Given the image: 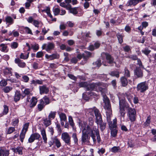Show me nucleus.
<instances>
[{
	"mask_svg": "<svg viewBox=\"0 0 156 156\" xmlns=\"http://www.w3.org/2000/svg\"><path fill=\"white\" fill-rule=\"evenodd\" d=\"M51 120L48 118H44L43 119V123L46 127H47L51 124Z\"/></svg>",
	"mask_w": 156,
	"mask_h": 156,
	"instance_id": "c756f323",
	"label": "nucleus"
},
{
	"mask_svg": "<svg viewBox=\"0 0 156 156\" xmlns=\"http://www.w3.org/2000/svg\"><path fill=\"white\" fill-rule=\"evenodd\" d=\"M26 133V132L21 131V132L20 134V141L22 142H23V141L24 139V138L25 137Z\"/></svg>",
	"mask_w": 156,
	"mask_h": 156,
	"instance_id": "5fc2aeb1",
	"label": "nucleus"
},
{
	"mask_svg": "<svg viewBox=\"0 0 156 156\" xmlns=\"http://www.w3.org/2000/svg\"><path fill=\"white\" fill-rule=\"evenodd\" d=\"M111 136L113 137H115L116 136L118 133L117 128L110 129Z\"/></svg>",
	"mask_w": 156,
	"mask_h": 156,
	"instance_id": "4c0bfd02",
	"label": "nucleus"
},
{
	"mask_svg": "<svg viewBox=\"0 0 156 156\" xmlns=\"http://www.w3.org/2000/svg\"><path fill=\"white\" fill-rule=\"evenodd\" d=\"M29 126V123H26L24 125L22 131L26 133Z\"/></svg>",
	"mask_w": 156,
	"mask_h": 156,
	"instance_id": "3c124183",
	"label": "nucleus"
},
{
	"mask_svg": "<svg viewBox=\"0 0 156 156\" xmlns=\"http://www.w3.org/2000/svg\"><path fill=\"white\" fill-rule=\"evenodd\" d=\"M110 75L112 76H115L116 78H119V73L117 70L114 71L109 73Z\"/></svg>",
	"mask_w": 156,
	"mask_h": 156,
	"instance_id": "7c9ffc66",
	"label": "nucleus"
},
{
	"mask_svg": "<svg viewBox=\"0 0 156 156\" xmlns=\"http://www.w3.org/2000/svg\"><path fill=\"white\" fill-rule=\"evenodd\" d=\"M100 125V128L101 131H103L105 128L106 123L105 122H103L99 124Z\"/></svg>",
	"mask_w": 156,
	"mask_h": 156,
	"instance_id": "603ef678",
	"label": "nucleus"
},
{
	"mask_svg": "<svg viewBox=\"0 0 156 156\" xmlns=\"http://www.w3.org/2000/svg\"><path fill=\"white\" fill-rule=\"evenodd\" d=\"M9 154V150L5 148L0 149V156H8Z\"/></svg>",
	"mask_w": 156,
	"mask_h": 156,
	"instance_id": "4be33fe9",
	"label": "nucleus"
},
{
	"mask_svg": "<svg viewBox=\"0 0 156 156\" xmlns=\"http://www.w3.org/2000/svg\"><path fill=\"white\" fill-rule=\"evenodd\" d=\"M136 88L137 91L144 93L148 89V85L146 81L142 82L137 84Z\"/></svg>",
	"mask_w": 156,
	"mask_h": 156,
	"instance_id": "0eeeda50",
	"label": "nucleus"
},
{
	"mask_svg": "<svg viewBox=\"0 0 156 156\" xmlns=\"http://www.w3.org/2000/svg\"><path fill=\"white\" fill-rule=\"evenodd\" d=\"M120 80L123 87H125L127 85L128 83L127 80L125 77L122 76L120 78Z\"/></svg>",
	"mask_w": 156,
	"mask_h": 156,
	"instance_id": "2f4dec72",
	"label": "nucleus"
},
{
	"mask_svg": "<svg viewBox=\"0 0 156 156\" xmlns=\"http://www.w3.org/2000/svg\"><path fill=\"white\" fill-rule=\"evenodd\" d=\"M151 118L150 116H148L144 123V125L145 126H149L151 123Z\"/></svg>",
	"mask_w": 156,
	"mask_h": 156,
	"instance_id": "49530a36",
	"label": "nucleus"
},
{
	"mask_svg": "<svg viewBox=\"0 0 156 156\" xmlns=\"http://www.w3.org/2000/svg\"><path fill=\"white\" fill-rule=\"evenodd\" d=\"M12 69L11 68H6L4 71V74L5 75L9 74V76L12 74Z\"/></svg>",
	"mask_w": 156,
	"mask_h": 156,
	"instance_id": "c03bdc74",
	"label": "nucleus"
},
{
	"mask_svg": "<svg viewBox=\"0 0 156 156\" xmlns=\"http://www.w3.org/2000/svg\"><path fill=\"white\" fill-rule=\"evenodd\" d=\"M61 139L67 145L71 144V137L67 132H64L61 134Z\"/></svg>",
	"mask_w": 156,
	"mask_h": 156,
	"instance_id": "9d476101",
	"label": "nucleus"
},
{
	"mask_svg": "<svg viewBox=\"0 0 156 156\" xmlns=\"http://www.w3.org/2000/svg\"><path fill=\"white\" fill-rule=\"evenodd\" d=\"M3 107L4 109L2 112V114L3 115H5L8 113L9 111V108L6 105H4Z\"/></svg>",
	"mask_w": 156,
	"mask_h": 156,
	"instance_id": "09e8293b",
	"label": "nucleus"
},
{
	"mask_svg": "<svg viewBox=\"0 0 156 156\" xmlns=\"http://www.w3.org/2000/svg\"><path fill=\"white\" fill-rule=\"evenodd\" d=\"M53 11L54 15L55 16L58 15L60 12V10L58 8H53Z\"/></svg>",
	"mask_w": 156,
	"mask_h": 156,
	"instance_id": "a18cd8bd",
	"label": "nucleus"
},
{
	"mask_svg": "<svg viewBox=\"0 0 156 156\" xmlns=\"http://www.w3.org/2000/svg\"><path fill=\"white\" fill-rule=\"evenodd\" d=\"M51 140L53 141V142L55 144L57 148H59L61 146V143L59 139L56 137H53L51 138Z\"/></svg>",
	"mask_w": 156,
	"mask_h": 156,
	"instance_id": "a211bd4d",
	"label": "nucleus"
},
{
	"mask_svg": "<svg viewBox=\"0 0 156 156\" xmlns=\"http://www.w3.org/2000/svg\"><path fill=\"white\" fill-rule=\"evenodd\" d=\"M69 119V124L71 126H73V124H74V123L73 122V119L72 117L71 116H69L68 118Z\"/></svg>",
	"mask_w": 156,
	"mask_h": 156,
	"instance_id": "e2e57ef3",
	"label": "nucleus"
},
{
	"mask_svg": "<svg viewBox=\"0 0 156 156\" xmlns=\"http://www.w3.org/2000/svg\"><path fill=\"white\" fill-rule=\"evenodd\" d=\"M15 63L17 64L18 66L20 67L23 68L26 66V63L23 62H22L19 58H16L15 60Z\"/></svg>",
	"mask_w": 156,
	"mask_h": 156,
	"instance_id": "412c9836",
	"label": "nucleus"
},
{
	"mask_svg": "<svg viewBox=\"0 0 156 156\" xmlns=\"http://www.w3.org/2000/svg\"><path fill=\"white\" fill-rule=\"evenodd\" d=\"M118 97H119V103H120V102H121V103H123V105H124L123 108L124 109L125 108H127L128 109L129 108H130L129 107V104H127V103L125 102V99H121V98H120L119 96H118Z\"/></svg>",
	"mask_w": 156,
	"mask_h": 156,
	"instance_id": "473e14b6",
	"label": "nucleus"
},
{
	"mask_svg": "<svg viewBox=\"0 0 156 156\" xmlns=\"http://www.w3.org/2000/svg\"><path fill=\"white\" fill-rule=\"evenodd\" d=\"M123 107L124 105L123 103H121L120 102L119 104V113L120 114V116L124 118L126 113V112L124 109L123 108Z\"/></svg>",
	"mask_w": 156,
	"mask_h": 156,
	"instance_id": "dca6fc26",
	"label": "nucleus"
},
{
	"mask_svg": "<svg viewBox=\"0 0 156 156\" xmlns=\"http://www.w3.org/2000/svg\"><path fill=\"white\" fill-rule=\"evenodd\" d=\"M30 108L34 107L36 105L37 102V98L35 97H32L31 100H30Z\"/></svg>",
	"mask_w": 156,
	"mask_h": 156,
	"instance_id": "b1692460",
	"label": "nucleus"
},
{
	"mask_svg": "<svg viewBox=\"0 0 156 156\" xmlns=\"http://www.w3.org/2000/svg\"><path fill=\"white\" fill-rule=\"evenodd\" d=\"M105 59L109 64L115 63L113 58L111 55L107 53L103 52L101 54V60H102V63L104 66H107L104 62V61Z\"/></svg>",
	"mask_w": 156,
	"mask_h": 156,
	"instance_id": "423d86ee",
	"label": "nucleus"
},
{
	"mask_svg": "<svg viewBox=\"0 0 156 156\" xmlns=\"http://www.w3.org/2000/svg\"><path fill=\"white\" fill-rule=\"evenodd\" d=\"M21 95L20 91L16 90L15 92V94L14 96V101L16 102L19 101Z\"/></svg>",
	"mask_w": 156,
	"mask_h": 156,
	"instance_id": "bb28decb",
	"label": "nucleus"
},
{
	"mask_svg": "<svg viewBox=\"0 0 156 156\" xmlns=\"http://www.w3.org/2000/svg\"><path fill=\"white\" fill-rule=\"evenodd\" d=\"M54 48V45L52 43L44 44L42 47L43 49H45L48 52L50 51Z\"/></svg>",
	"mask_w": 156,
	"mask_h": 156,
	"instance_id": "9b49d317",
	"label": "nucleus"
},
{
	"mask_svg": "<svg viewBox=\"0 0 156 156\" xmlns=\"http://www.w3.org/2000/svg\"><path fill=\"white\" fill-rule=\"evenodd\" d=\"M0 50L2 51L5 52H6L8 51L6 45L2 44L0 45Z\"/></svg>",
	"mask_w": 156,
	"mask_h": 156,
	"instance_id": "58836bf2",
	"label": "nucleus"
},
{
	"mask_svg": "<svg viewBox=\"0 0 156 156\" xmlns=\"http://www.w3.org/2000/svg\"><path fill=\"white\" fill-rule=\"evenodd\" d=\"M30 90L29 88H26L24 90L23 93L26 95H30Z\"/></svg>",
	"mask_w": 156,
	"mask_h": 156,
	"instance_id": "bf43d9fd",
	"label": "nucleus"
},
{
	"mask_svg": "<svg viewBox=\"0 0 156 156\" xmlns=\"http://www.w3.org/2000/svg\"><path fill=\"white\" fill-rule=\"evenodd\" d=\"M93 124V121L92 119H90L88 124H87L85 122L79 123L80 129H82L81 137L82 144H87L89 143L90 137H89L88 135L90 136V133L91 132V128L92 127Z\"/></svg>",
	"mask_w": 156,
	"mask_h": 156,
	"instance_id": "f257e3e1",
	"label": "nucleus"
},
{
	"mask_svg": "<svg viewBox=\"0 0 156 156\" xmlns=\"http://www.w3.org/2000/svg\"><path fill=\"white\" fill-rule=\"evenodd\" d=\"M27 21L30 23H32L34 26L37 27H41L43 25V23L41 21H38L36 20H34L32 16H30L27 19Z\"/></svg>",
	"mask_w": 156,
	"mask_h": 156,
	"instance_id": "1a4fd4ad",
	"label": "nucleus"
},
{
	"mask_svg": "<svg viewBox=\"0 0 156 156\" xmlns=\"http://www.w3.org/2000/svg\"><path fill=\"white\" fill-rule=\"evenodd\" d=\"M15 130V128L14 127H9L7 131V133L8 134H10L12 133Z\"/></svg>",
	"mask_w": 156,
	"mask_h": 156,
	"instance_id": "8fccbe9b",
	"label": "nucleus"
},
{
	"mask_svg": "<svg viewBox=\"0 0 156 156\" xmlns=\"http://www.w3.org/2000/svg\"><path fill=\"white\" fill-rule=\"evenodd\" d=\"M44 55V54L42 51H39L37 53L36 57L39 58L42 57Z\"/></svg>",
	"mask_w": 156,
	"mask_h": 156,
	"instance_id": "338daca9",
	"label": "nucleus"
},
{
	"mask_svg": "<svg viewBox=\"0 0 156 156\" xmlns=\"http://www.w3.org/2000/svg\"><path fill=\"white\" fill-rule=\"evenodd\" d=\"M41 133L42 136V139L44 140V143L46 144L47 143V138L45 129H41Z\"/></svg>",
	"mask_w": 156,
	"mask_h": 156,
	"instance_id": "5701e85b",
	"label": "nucleus"
},
{
	"mask_svg": "<svg viewBox=\"0 0 156 156\" xmlns=\"http://www.w3.org/2000/svg\"><path fill=\"white\" fill-rule=\"evenodd\" d=\"M22 81L25 83L28 82L29 78V77L26 75H23L22 76Z\"/></svg>",
	"mask_w": 156,
	"mask_h": 156,
	"instance_id": "864d4df0",
	"label": "nucleus"
},
{
	"mask_svg": "<svg viewBox=\"0 0 156 156\" xmlns=\"http://www.w3.org/2000/svg\"><path fill=\"white\" fill-rule=\"evenodd\" d=\"M72 137L73 139L75 144H78V139L77 138L76 133H73L72 135Z\"/></svg>",
	"mask_w": 156,
	"mask_h": 156,
	"instance_id": "37998d69",
	"label": "nucleus"
},
{
	"mask_svg": "<svg viewBox=\"0 0 156 156\" xmlns=\"http://www.w3.org/2000/svg\"><path fill=\"white\" fill-rule=\"evenodd\" d=\"M124 75L127 77H129L130 76V72L126 68H125L124 69Z\"/></svg>",
	"mask_w": 156,
	"mask_h": 156,
	"instance_id": "13d9d810",
	"label": "nucleus"
},
{
	"mask_svg": "<svg viewBox=\"0 0 156 156\" xmlns=\"http://www.w3.org/2000/svg\"><path fill=\"white\" fill-rule=\"evenodd\" d=\"M5 20L7 23H9V25H11L13 23V20L10 16H7L5 18Z\"/></svg>",
	"mask_w": 156,
	"mask_h": 156,
	"instance_id": "c9c22d12",
	"label": "nucleus"
},
{
	"mask_svg": "<svg viewBox=\"0 0 156 156\" xmlns=\"http://www.w3.org/2000/svg\"><path fill=\"white\" fill-rule=\"evenodd\" d=\"M29 52H28L27 54L22 53L20 55V58L23 59H27L29 57Z\"/></svg>",
	"mask_w": 156,
	"mask_h": 156,
	"instance_id": "ea45409f",
	"label": "nucleus"
},
{
	"mask_svg": "<svg viewBox=\"0 0 156 156\" xmlns=\"http://www.w3.org/2000/svg\"><path fill=\"white\" fill-rule=\"evenodd\" d=\"M138 3V1L137 0H129L127 3V5L128 6H134Z\"/></svg>",
	"mask_w": 156,
	"mask_h": 156,
	"instance_id": "c85d7f7f",
	"label": "nucleus"
},
{
	"mask_svg": "<svg viewBox=\"0 0 156 156\" xmlns=\"http://www.w3.org/2000/svg\"><path fill=\"white\" fill-rule=\"evenodd\" d=\"M25 30L26 33L28 34H32V31L28 27H26L25 28Z\"/></svg>",
	"mask_w": 156,
	"mask_h": 156,
	"instance_id": "774afa93",
	"label": "nucleus"
},
{
	"mask_svg": "<svg viewBox=\"0 0 156 156\" xmlns=\"http://www.w3.org/2000/svg\"><path fill=\"white\" fill-rule=\"evenodd\" d=\"M87 94L90 95V96H93L94 98H95L94 96H96L97 98L98 97V94L93 92L91 91L86 93H83L82 95L83 98L86 101H88L90 98L89 96H87Z\"/></svg>",
	"mask_w": 156,
	"mask_h": 156,
	"instance_id": "ddd939ff",
	"label": "nucleus"
},
{
	"mask_svg": "<svg viewBox=\"0 0 156 156\" xmlns=\"http://www.w3.org/2000/svg\"><path fill=\"white\" fill-rule=\"evenodd\" d=\"M43 12H46L47 15L50 17L51 18H52V16L51 15L50 12V9L48 7H46V8L44 10H42Z\"/></svg>",
	"mask_w": 156,
	"mask_h": 156,
	"instance_id": "f704fd0d",
	"label": "nucleus"
},
{
	"mask_svg": "<svg viewBox=\"0 0 156 156\" xmlns=\"http://www.w3.org/2000/svg\"><path fill=\"white\" fill-rule=\"evenodd\" d=\"M111 151L113 152L116 153L118 152H120L121 149L119 147L114 146L111 148Z\"/></svg>",
	"mask_w": 156,
	"mask_h": 156,
	"instance_id": "79ce46f5",
	"label": "nucleus"
},
{
	"mask_svg": "<svg viewBox=\"0 0 156 156\" xmlns=\"http://www.w3.org/2000/svg\"><path fill=\"white\" fill-rule=\"evenodd\" d=\"M91 132L90 133V136L92 137L93 141L94 142L96 141V136L97 141L98 143H99L101 141V138L98 127L93 126V124L92 127L91 128Z\"/></svg>",
	"mask_w": 156,
	"mask_h": 156,
	"instance_id": "39448f33",
	"label": "nucleus"
},
{
	"mask_svg": "<svg viewBox=\"0 0 156 156\" xmlns=\"http://www.w3.org/2000/svg\"><path fill=\"white\" fill-rule=\"evenodd\" d=\"M40 93L41 94H47L49 91L48 88L45 85L39 87Z\"/></svg>",
	"mask_w": 156,
	"mask_h": 156,
	"instance_id": "f3484780",
	"label": "nucleus"
},
{
	"mask_svg": "<svg viewBox=\"0 0 156 156\" xmlns=\"http://www.w3.org/2000/svg\"><path fill=\"white\" fill-rule=\"evenodd\" d=\"M41 100H43L44 101V105H47L49 103V100L48 97L46 96L44 97Z\"/></svg>",
	"mask_w": 156,
	"mask_h": 156,
	"instance_id": "6e6d98bb",
	"label": "nucleus"
},
{
	"mask_svg": "<svg viewBox=\"0 0 156 156\" xmlns=\"http://www.w3.org/2000/svg\"><path fill=\"white\" fill-rule=\"evenodd\" d=\"M134 73L138 77H141L143 76L142 72L140 68H136L134 71Z\"/></svg>",
	"mask_w": 156,
	"mask_h": 156,
	"instance_id": "393cba45",
	"label": "nucleus"
},
{
	"mask_svg": "<svg viewBox=\"0 0 156 156\" xmlns=\"http://www.w3.org/2000/svg\"><path fill=\"white\" fill-rule=\"evenodd\" d=\"M59 116L61 121V124L62 126L64 125V122H67L66 116V114L64 113H61L59 114Z\"/></svg>",
	"mask_w": 156,
	"mask_h": 156,
	"instance_id": "6ab92c4d",
	"label": "nucleus"
},
{
	"mask_svg": "<svg viewBox=\"0 0 156 156\" xmlns=\"http://www.w3.org/2000/svg\"><path fill=\"white\" fill-rule=\"evenodd\" d=\"M101 59H98L96 62L94 63V64L96 65L97 67H99L101 64Z\"/></svg>",
	"mask_w": 156,
	"mask_h": 156,
	"instance_id": "680f3d73",
	"label": "nucleus"
},
{
	"mask_svg": "<svg viewBox=\"0 0 156 156\" xmlns=\"http://www.w3.org/2000/svg\"><path fill=\"white\" fill-rule=\"evenodd\" d=\"M107 121L108 122L109 127L110 129H113L117 128V119L115 118L112 121H110L111 119L108 120L107 119Z\"/></svg>",
	"mask_w": 156,
	"mask_h": 156,
	"instance_id": "4468645a",
	"label": "nucleus"
},
{
	"mask_svg": "<svg viewBox=\"0 0 156 156\" xmlns=\"http://www.w3.org/2000/svg\"><path fill=\"white\" fill-rule=\"evenodd\" d=\"M86 54V55H83V59L84 61V63H86L89 57L91 56L92 53L89 51H87L85 52Z\"/></svg>",
	"mask_w": 156,
	"mask_h": 156,
	"instance_id": "cd10ccee",
	"label": "nucleus"
},
{
	"mask_svg": "<svg viewBox=\"0 0 156 156\" xmlns=\"http://www.w3.org/2000/svg\"><path fill=\"white\" fill-rule=\"evenodd\" d=\"M23 149V147H18L16 148H12V150L14 153L19 155H22Z\"/></svg>",
	"mask_w": 156,
	"mask_h": 156,
	"instance_id": "aec40b11",
	"label": "nucleus"
},
{
	"mask_svg": "<svg viewBox=\"0 0 156 156\" xmlns=\"http://www.w3.org/2000/svg\"><path fill=\"white\" fill-rule=\"evenodd\" d=\"M87 112L89 114V115H90L91 116L89 119V120L92 119L93 120V118L94 117V115H95L96 117L95 122L98 125L97 127H98L99 124L103 122L101 115L99 113L98 110L96 107H94L93 108L88 109L87 111Z\"/></svg>",
	"mask_w": 156,
	"mask_h": 156,
	"instance_id": "7ed1b4c3",
	"label": "nucleus"
},
{
	"mask_svg": "<svg viewBox=\"0 0 156 156\" xmlns=\"http://www.w3.org/2000/svg\"><path fill=\"white\" fill-rule=\"evenodd\" d=\"M105 149L103 148H101L100 149H99L98 151V153L100 155H101L103 154L105 152Z\"/></svg>",
	"mask_w": 156,
	"mask_h": 156,
	"instance_id": "69168bd1",
	"label": "nucleus"
},
{
	"mask_svg": "<svg viewBox=\"0 0 156 156\" xmlns=\"http://www.w3.org/2000/svg\"><path fill=\"white\" fill-rule=\"evenodd\" d=\"M31 83L32 84L36 85L37 84H41L43 83V81L41 80H33Z\"/></svg>",
	"mask_w": 156,
	"mask_h": 156,
	"instance_id": "a19ab883",
	"label": "nucleus"
},
{
	"mask_svg": "<svg viewBox=\"0 0 156 156\" xmlns=\"http://www.w3.org/2000/svg\"><path fill=\"white\" fill-rule=\"evenodd\" d=\"M40 137V135L38 133H34L32 134L29 138L28 142L31 143L33 142L35 140H38Z\"/></svg>",
	"mask_w": 156,
	"mask_h": 156,
	"instance_id": "f8f14e48",
	"label": "nucleus"
},
{
	"mask_svg": "<svg viewBox=\"0 0 156 156\" xmlns=\"http://www.w3.org/2000/svg\"><path fill=\"white\" fill-rule=\"evenodd\" d=\"M101 84V83H92L88 84L86 82H81L79 83V86L80 87H86L87 90H95L97 92L98 90H100V86Z\"/></svg>",
	"mask_w": 156,
	"mask_h": 156,
	"instance_id": "20e7f679",
	"label": "nucleus"
},
{
	"mask_svg": "<svg viewBox=\"0 0 156 156\" xmlns=\"http://www.w3.org/2000/svg\"><path fill=\"white\" fill-rule=\"evenodd\" d=\"M65 2L66 3L68 6V9L70 8L71 7V5L70 3L71 2V0H65Z\"/></svg>",
	"mask_w": 156,
	"mask_h": 156,
	"instance_id": "0e129e2a",
	"label": "nucleus"
},
{
	"mask_svg": "<svg viewBox=\"0 0 156 156\" xmlns=\"http://www.w3.org/2000/svg\"><path fill=\"white\" fill-rule=\"evenodd\" d=\"M44 101L43 100H41L40 103L37 105L38 110L39 111H41L45 106Z\"/></svg>",
	"mask_w": 156,
	"mask_h": 156,
	"instance_id": "72a5a7b5",
	"label": "nucleus"
},
{
	"mask_svg": "<svg viewBox=\"0 0 156 156\" xmlns=\"http://www.w3.org/2000/svg\"><path fill=\"white\" fill-rule=\"evenodd\" d=\"M136 111L132 108L128 109L127 115L131 122H133L136 119Z\"/></svg>",
	"mask_w": 156,
	"mask_h": 156,
	"instance_id": "6e6552de",
	"label": "nucleus"
},
{
	"mask_svg": "<svg viewBox=\"0 0 156 156\" xmlns=\"http://www.w3.org/2000/svg\"><path fill=\"white\" fill-rule=\"evenodd\" d=\"M12 89V87L7 86L4 87L3 89V90L5 93H8L11 91Z\"/></svg>",
	"mask_w": 156,
	"mask_h": 156,
	"instance_id": "de8ad7c7",
	"label": "nucleus"
},
{
	"mask_svg": "<svg viewBox=\"0 0 156 156\" xmlns=\"http://www.w3.org/2000/svg\"><path fill=\"white\" fill-rule=\"evenodd\" d=\"M142 52L146 55H147L151 52V50L147 48H145L142 50Z\"/></svg>",
	"mask_w": 156,
	"mask_h": 156,
	"instance_id": "4d7b16f0",
	"label": "nucleus"
},
{
	"mask_svg": "<svg viewBox=\"0 0 156 156\" xmlns=\"http://www.w3.org/2000/svg\"><path fill=\"white\" fill-rule=\"evenodd\" d=\"M56 114L55 112L51 111L48 115V118L51 120L54 119L55 117Z\"/></svg>",
	"mask_w": 156,
	"mask_h": 156,
	"instance_id": "e433bc0d",
	"label": "nucleus"
},
{
	"mask_svg": "<svg viewBox=\"0 0 156 156\" xmlns=\"http://www.w3.org/2000/svg\"><path fill=\"white\" fill-rule=\"evenodd\" d=\"M100 90H99L100 93L102 95L103 97V100L104 103L103 107L106 111L107 119L108 120L110 119V117L112 115V111L111 105L109 99L105 96V94L103 93L106 90L105 89L100 88Z\"/></svg>",
	"mask_w": 156,
	"mask_h": 156,
	"instance_id": "f03ea898",
	"label": "nucleus"
},
{
	"mask_svg": "<svg viewBox=\"0 0 156 156\" xmlns=\"http://www.w3.org/2000/svg\"><path fill=\"white\" fill-rule=\"evenodd\" d=\"M69 10L70 13L73 14V15H75L77 14L78 11L77 10H81L80 8L78 7H74L73 8H70L68 9Z\"/></svg>",
	"mask_w": 156,
	"mask_h": 156,
	"instance_id": "a878e982",
	"label": "nucleus"
},
{
	"mask_svg": "<svg viewBox=\"0 0 156 156\" xmlns=\"http://www.w3.org/2000/svg\"><path fill=\"white\" fill-rule=\"evenodd\" d=\"M59 54L57 53L53 54L50 55H48V54H46L45 57L46 58L48 59V60H53L54 59H58L59 58Z\"/></svg>",
	"mask_w": 156,
	"mask_h": 156,
	"instance_id": "2eb2a0df",
	"label": "nucleus"
},
{
	"mask_svg": "<svg viewBox=\"0 0 156 156\" xmlns=\"http://www.w3.org/2000/svg\"><path fill=\"white\" fill-rule=\"evenodd\" d=\"M7 84L6 81L5 80H2L0 81V86L2 87L5 86Z\"/></svg>",
	"mask_w": 156,
	"mask_h": 156,
	"instance_id": "052dcab7",
	"label": "nucleus"
}]
</instances>
